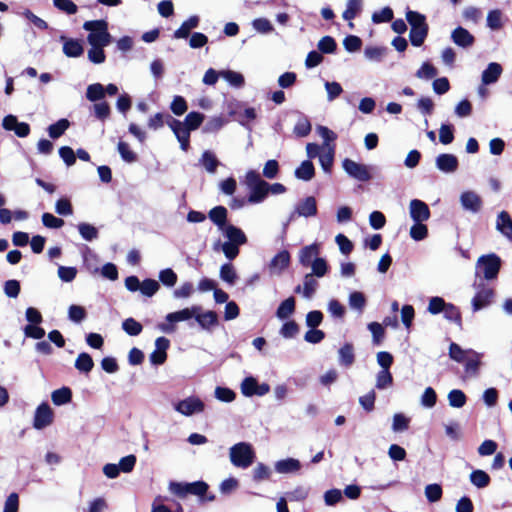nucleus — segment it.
Listing matches in <instances>:
<instances>
[{
    "label": "nucleus",
    "instance_id": "obj_22",
    "mask_svg": "<svg viewBox=\"0 0 512 512\" xmlns=\"http://www.w3.org/2000/svg\"><path fill=\"white\" fill-rule=\"evenodd\" d=\"M61 39L64 40L63 53L67 57L77 58L83 54L84 48H83L82 43L79 40L66 39L64 36H61Z\"/></svg>",
    "mask_w": 512,
    "mask_h": 512
},
{
    "label": "nucleus",
    "instance_id": "obj_18",
    "mask_svg": "<svg viewBox=\"0 0 512 512\" xmlns=\"http://www.w3.org/2000/svg\"><path fill=\"white\" fill-rule=\"evenodd\" d=\"M502 66L497 62H491L487 68L482 72V83L490 85L498 81L502 74Z\"/></svg>",
    "mask_w": 512,
    "mask_h": 512
},
{
    "label": "nucleus",
    "instance_id": "obj_48",
    "mask_svg": "<svg viewBox=\"0 0 512 512\" xmlns=\"http://www.w3.org/2000/svg\"><path fill=\"white\" fill-rule=\"evenodd\" d=\"M118 152L121 158L127 163H133L137 161V154L132 151L129 144L124 141H119L117 145Z\"/></svg>",
    "mask_w": 512,
    "mask_h": 512
},
{
    "label": "nucleus",
    "instance_id": "obj_63",
    "mask_svg": "<svg viewBox=\"0 0 512 512\" xmlns=\"http://www.w3.org/2000/svg\"><path fill=\"white\" fill-rule=\"evenodd\" d=\"M487 26L492 30H499L502 28V13L500 10H491L487 15Z\"/></svg>",
    "mask_w": 512,
    "mask_h": 512
},
{
    "label": "nucleus",
    "instance_id": "obj_43",
    "mask_svg": "<svg viewBox=\"0 0 512 512\" xmlns=\"http://www.w3.org/2000/svg\"><path fill=\"white\" fill-rule=\"evenodd\" d=\"M449 405L454 408H461L467 402V396L462 390L453 389L448 394Z\"/></svg>",
    "mask_w": 512,
    "mask_h": 512
},
{
    "label": "nucleus",
    "instance_id": "obj_56",
    "mask_svg": "<svg viewBox=\"0 0 512 512\" xmlns=\"http://www.w3.org/2000/svg\"><path fill=\"white\" fill-rule=\"evenodd\" d=\"M393 17V10L387 6L382 8L380 11L374 12L372 15V21L376 24L387 23L392 21Z\"/></svg>",
    "mask_w": 512,
    "mask_h": 512
},
{
    "label": "nucleus",
    "instance_id": "obj_61",
    "mask_svg": "<svg viewBox=\"0 0 512 512\" xmlns=\"http://www.w3.org/2000/svg\"><path fill=\"white\" fill-rule=\"evenodd\" d=\"M393 376L390 370H380L377 373L376 377V388L377 389H385L388 386L392 385Z\"/></svg>",
    "mask_w": 512,
    "mask_h": 512
},
{
    "label": "nucleus",
    "instance_id": "obj_47",
    "mask_svg": "<svg viewBox=\"0 0 512 512\" xmlns=\"http://www.w3.org/2000/svg\"><path fill=\"white\" fill-rule=\"evenodd\" d=\"M312 129L311 123L306 116H302L298 119L294 126V133L298 137H306L310 134Z\"/></svg>",
    "mask_w": 512,
    "mask_h": 512
},
{
    "label": "nucleus",
    "instance_id": "obj_27",
    "mask_svg": "<svg viewBox=\"0 0 512 512\" xmlns=\"http://www.w3.org/2000/svg\"><path fill=\"white\" fill-rule=\"evenodd\" d=\"M319 254V247L317 244H311L303 247L299 253V262L304 267H309L310 264Z\"/></svg>",
    "mask_w": 512,
    "mask_h": 512
},
{
    "label": "nucleus",
    "instance_id": "obj_39",
    "mask_svg": "<svg viewBox=\"0 0 512 512\" xmlns=\"http://www.w3.org/2000/svg\"><path fill=\"white\" fill-rule=\"evenodd\" d=\"M469 352L473 355V357L464 361L465 372L470 376H477L481 365L480 355L473 350H469Z\"/></svg>",
    "mask_w": 512,
    "mask_h": 512
},
{
    "label": "nucleus",
    "instance_id": "obj_4",
    "mask_svg": "<svg viewBox=\"0 0 512 512\" xmlns=\"http://www.w3.org/2000/svg\"><path fill=\"white\" fill-rule=\"evenodd\" d=\"M230 461L235 467L248 468L254 463L255 451L251 444L239 442L230 448Z\"/></svg>",
    "mask_w": 512,
    "mask_h": 512
},
{
    "label": "nucleus",
    "instance_id": "obj_40",
    "mask_svg": "<svg viewBox=\"0 0 512 512\" xmlns=\"http://www.w3.org/2000/svg\"><path fill=\"white\" fill-rule=\"evenodd\" d=\"M272 475V471L269 466L264 463H258L252 470V478L255 482H261L269 480Z\"/></svg>",
    "mask_w": 512,
    "mask_h": 512
},
{
    "label": "nucleus",
    "instance_id": "obj_29",
    "mask_svg": "<svg viewBox=\"0 0 512 512\" xmlns=\"http://www.w3.org/2000/svg\"><path fill=\"white\" fill-rule=\"evenodd\" d=\"M291 262L289 251L282 250L278 252L271 260L270 267L278 269L279 272L287 269Z\"/></svg>",
    "mask_w": 512,
    "mask_h": 512
},
{
    "label": "nucleus",
    "instance_id": "obj_51",
    "mask_svg": "<svg viewBox=\"0 0 512 512\" xmlns=\"http://www.w3.org/2000/svg\"><path fill=\"white\" fill-rule=\"evenodd\" d=\"M201 162L209 173H214L219 165L218 159L211 151L202 154Z\"/></svg>",
    "mask_w": 512,
    "mask_h": 512
},
{
    "label": "nucleus",
    "instance_id": "obj_11",
    "mask_svg": "<svg viewBox=\"0 0 512 512\" xmlns=\"http://www.w3.org/2000/svg\"><path fill=\"white\" fill-rule=\"evenodd\" d=\"M166 122L180 142L181 149L183 151H187L190 146V131L185 128L181 121L173 118L170 115H167Z\"/></svg>",
    "mask_w": 512,
    "mask_h": 512
},
{
    "label": "nucleus",
    "instance_id": "obj_44",
    "mask_svg": "<svg viewBox=\"0 0 512 512\" xmlns=\"http://www.w3.org/2000/svg\"><path fill=\"white\" fill-rule=\"evenodd\" d=\"M221 75L227 82H229L230 85L234 87L241 88L245 84L244 76L239 72L226 70L222 71Z\"/></svg>",
    "mask_w": 512,
    "mask_h": 512
},
{
    "label": "nucleus",
    "instance_id": "obj_13",
    "mask_svg": "<svg viewBox=\"0 0 512 512\" xmlns=\"http://www.w3.org/2000/svg\"><path fill=\"white\" fill-rule=\"evenodd\" d=\"M204 403L197 397H188L180 400L175 405V410L185 416H190L194 413L202 412L204 410Z\"/></svg>",
    "mask_w": 512,
    "mask_h": 512
},
{
    "label": "nucleus",
    "instance_id": "obj_54",
    "mask_svg": "<svg viewBox=\"0 0 512 512\" xmlns=\"http://www.w3.org/2000/svg\"><path fill=\"white\" fill-rule=\"evenodd\" d=\"M454 140V126L452 124H442L439 129V141L448 145Z\"/></svg>",
    "mask_w": 512,
    "mask_h": 512
},
{
    "label": "nucleus",
    "instance_id": "obj_9",
    "mask_svg": "<svg viewBox=\"0 0 512 512\" xmlns=\"http://www.w3.org/2000/svg\"><path fill=\"white\" fill-rule=\"evenodd\" d=\"M54 420V412L47 402H42L35 410L33 427L41 430L51 425Z\"/></svg>",
    "mask_w": 512,
    "mask_h": 512
},
{
    "label": "nucleus",
    "instance_id": "obj_1",
    "mask_svg": "<svg viewBox=\"0 0 512 512\" xmlns=\"http://www.w3.org/2000/svg\"><path fill=\"white\" fill-rule=\"evenodd\" d=\"M406 20L411 26L409 33V39L413 46H421L429 32V26L426 22L425 15L417 12L408 10L406 12Z\"/></svg>",
    "mask_w": 512,
    "mask_h": 512
},
{
    "label": "nucleus",
    "instance_id": "obj_14",
    "mask_svg": "<svg viewBox=\"0 0 512 512\" xmlns=\"http://www.w3.org/2000/svg\"><path fill=\"white\" fill-rule=\"evenodd\" d=\"M429 206L422 200L413 199L410 202V216L414 222H424L430 218Z\"/></svg>",
    "mask_w": 512,
    "mask_h": 512
},
{
    "label": "nucleus",
    "instance_id": "obj_58",
    "mask_svg": "<svg viewBox=\"0 0 512 512\" xmlns=\"http://www.w3.org/2000/svg\"><path fill=\"white\" fill-rule=\"evenodd\" d=\"M159 288L160 285L156 280L147 278L141 283L140 291L143 295L152 297L159 290Z\"/></svg>",
    "mask_w": 512,
    "mask_h": 512
},
{
    "label": "nucleus",
    "instance_id": "obj_59",
    "mask_svg": "<svg viewBox=\"0 0 512 512\" xmlns=\"http://www.w3.org/2000/svg\"><path fill=\"white\" fill-rule=\"evenodd\" d=\"M410 236L415 241H421L428 236V228L423 222H415L410 228Z\"/></svg>",
    "mask_w": 512,
    "mask_h": 512
},
{
    "label": "nucleus",
    "instance_id": "obj_7",
    "mask_svg": "<svg viewBox=\"0 0 512 512\" xmlns=\"http://www.w3.org/2000/svg\"><path fill=\"white\" fill-rule=\"evenodd\" d=\"M476 268L483 273L485 279H495L501 268V259L494 253L482 255L477 261Z\"/></svg>",
    "mask_w": 512,
    "mask_h": 512
},
{
    "label": "nucleus",
    "instance_id": "obj_21",
    "mask_svg": "<svg viewBox=\"0 0 512 512\" xmlns=\"http://www.w3.org/2000/svg\"><path fill=\"white\" fill-rule=\"evenodd\" d=\"M496 228L512 241V218L507 211H501L497 216Z\"/></svg>",
    "mask_w": 512,
    "mask_h": 512
},
{
    "label": "nucleus",
    "instance_id": "obj_33",
    "mask_svg": "<svg viewBox=\"0 0 512 512\" xmlns=\"http://www.w3.org/2000/svg\"><path fill=\"white\" fill-rule=\"evenodd\" d=\"M363 0H348L345 11L342 14L344 20L351 21L362 11Z\"/></svg>",
    "mask_w": 512,
    "mask_h": 512
},
{
    "label": "nucleus",
    "instance_id": "obj_35",
    "mask_svg": "<svg viewBox=\"0 0 512 512\" xmlns=\"http://www.w3.org/2000/svg\"><path fill=\"white\" fill-rule=\"evenodd\" d=\"M443 313L447 320L454 322L458 327L462 328V314L457 306L447 303Z\"/></svg>",
    "mask_w": 512,
    "mask_h": 512
},
{
    "label": "nucleus",
    "instance_id": "obj_36",
    "mask_svg": "<svg viewBox=\"0 0 512 512\" xmlns=\"http://www.w3.org/2000/svg\"><path fill=\"white\" fill-rule=\"evenodd\" d=\"M220 278L229 285H234L238 279L236 270L231 263H225L220 267Z\"/></svg>",
    "mask_w": 512,
    "mask_h": 512
},
{
    "label": "nucleus",
    "instance_id": "obj_5",
    "mask_svg": "<svg viewBox=\"0 0 512 512\" xmlns=\"http://www.w3.org/2000/svg\"><path fill=\"white\" fill-rule=\"evenodd\" d=\"M170 489L172 493L179 498H184L188 494L203 497L206 492H208L209 486L204 481H195L192 483L172 482Z\"/></svg>",
    "mask_w": 512,
    "mask_h": 512
},
{
    "label": "nucleus",
    "instance_id": "obj_53",
    "mask_svg": "<svg viewBox=\"0 0 512 512\" xmlns=\"http://www.w3.org/2000/svg\"><path fill=\"white\" fill-rule=\"evenodd\" d=\"M310 266L313 276L321 278L328 272V264L324 258L316 257Z\"/></svg>",
    "mask_w": 512,
    "mask_h": 512
},
{
    "label": "nucleus",
    "instance_id": "obj_55",
    "mask_svg": "<svg viewBox=\"0 0 512 512\" xmlns=\"http://www.w3.org/2000/svg\"><path fill=\"white\" fill-rule=\"evenodd\" d=\"M299 325L295 320L285 322L281 329L280 334L286 339L294 338L299 333Z\"/></svg>",
    "mask_w": 512,
    "mask_h": 512
},
{
    "label": "nucleus",
    "instance_id": "obj_37",
    "mask_svg": "<svg viewBox=\"0 0 512 512\" xmlns=\"http://www.w3.org/2000/svg\"><path fill=\"white\" fill-rule=\"evenodd\" d=\"M69 126L70 122L67 119H60L48 127V134L52 139H57L65 133Z\"/></svg>",
    "mask_w": 512,
    "mask_h": 512
},
{
    "label": "nucleus",
    "instance_id": "obj_2",
    "mask_svg": "<svg viewBox=\"0 0 512 512\" xmlns=\"http://www.w3.org/2000/svg\"><path fill=\"white\" fill-rule=\"evenodd\" d=\"M245 184L250 193L247 197V203L257 204L263 202L268 196V182L261 178V175L255 170H249L245 175Z\"/></svg>",
    "mask_w": 512,
    "mask_h": 512
},
{
    "label": "nucleus",
    "instance_id": "obj_3",
    "mask_svg": "<svg viewBox=\"0 0 512 512\" xmlns=\"http://www.w3.org/2000/svg\"><path fill=\"white\" fill-rule=\"evenodd\" d=\"M83 29L90 32L87 41L91 46H108L112 42L108 23L103 19L86 21L83 24Z\"/></svg>",
    "mask_w": 512,
    "mask_h": 512
},
{
    "label": "nucleus",
    "instance_id": "obj_6",
    "mask_svg": "<svg viewBox=\"0 0 512 512\" xmlns=\"http://www.w3.org/2000/svg\"><path fill=\"white\" fill-rule=\"evenodd\" d=\"M202 311V307L199 305H193L190 308H184L182 310L172 312L166 315V320L169 324L160 323L158 324V328L165 333H172L175 331V326L173 323L189 320L192 317H195L197 312Z\"/></svg>",
    "mask_w": 512,
    "mask_h": 512
},
{
    "label": "nucleus",
    "instance_id": "obj_28",
    "mask_svg": "<svg viewBox=\"0 0 512 512\" xmlns=\"http://www.w3.org/2000/svg\"><path fill=\"white\" fill-rule=\"evenodd\" d=\"M339 363L344 367H350L355 362L354 346L350 342H346L338 351Z\"/></svg>",
    "mask_w": 512,
    "mask_h": 512
},
{
    "label": "nucleus",
    "instance_id": "obj_38",
    "mask_svg": "<svg viewBox=\"0 0 512 512\" xmlns=\"http://www.w3.org/2000/svg\"><path fill=\"white\" fill-rule=\"evenodd\" d=\"M204 121V115L200 112L192 111L188 113L184 120V126L189 131L198 129Z\"/></svg>",
    "mask_w": 512,
    "mask_h": 512
},
{
    "label": "nucleus",
    "instance_id": "obj_10",
    "mask_svg": "<svg viewBox=\"0 0 512 512\" xmlns=\"http://www.w3.org/2000/svg\"><path fill=\"white\" fill-rule=\"evenodd\" d=\"M270 391V385L268 383L259 384L257 379L249 376L246 377L241 383V392L246 397L254 395L264 396Z\"/></svg>",
    "mask_w": 512,
    "mask_h": 512
},
{
    "label": "nucleus",
    "instance_id": "obj_17",
    "mask_svg": "<svg viewBox=\"0 0 512 512\" xmlns=\"http://www.w3.org/2000/svg\"><path fill=\"white\" fill-rule=\"evenodd\" d=\"M195 320L204 330H210L212 327H215L219 324L218 314L212 310L206 312H197L195 314Z\"/></svg>",
    "mask_w": 512,
    "mask_h": 512
},
{
    "label": "nucleus",
    "instance_id": "obj_41",
    "mask_svg": "<svg viewBox=\"0 0 512 512\" xmlns=\"http://www.w3.org/2000/svg\"><path fill=\"white\" fill-rule=\"evenodd\" d=\"M105 97L104 86L100 83H94L87 87L86 98L91 102H96Z\"/></svg>",
    "mask_w": 512,
    "mask_h": 512
},
{
    "label": "nucleus",
    "instance_id": "obj_8",
    "mask_svg": "<svg viewBox=\"0 0 512 512\" xmlns=\"http://www.w3.org/2000/svg\"><path fill=\"white\" fill-rule=\"evenodd\" d=\"M343 169L352 178L367 182L372 178L369 167L365 164L357 163L349 158H345L342 162Z\"/></svg>",
    "mask_w": 512,
    "mask_h": 512
},
{
    "label": "nucleus",
    "instance_id": "obj_15",
    "mask_svg": "<svg viewBox=\"0 0 512 512\" xmlns=\"http://www.w3.org/2000/svg\"><path fill=\"white\" fill-rule=\"evenodd\" d=\"M458 158L453 154L443 153L436 158V167L445 173H453L458 169Z\"/></svg>",
    "mask_w": 512,
    "mask_h": 512
},
{
    "label": "nucleus",
    "instance_id": "obj_42",
    "mask_svg": "<svg viewBox=\"0 0 512 512\" xmlns=\"http://www.w3.org/2000/svg\"><path fill=\"white\" fill-rule=\"evenodd\" d=\"M470 481L477 488H484L490 484V476L483 470H474L470 474Z\"/></svg>",
    "mask_w": 512,
    "mask_h": 512
},
{
    "label": "nucleus",
    "instance_id": "obj_24",
    "mask_svg": "<svg viewBox=\"0 0 512 512\" xmlns=\"http://www.w3.org/2000/svg\"><path fill=\"white\" fill-rule=\"evenodd\" d=\"M462 206L474 213L480 211L482 206L481 198L474 192H464L461 197Z\"/></svg>",
    "mask_w": 512,
    "mask_h": 512
},
{
    "label": "nucleus",
    "instance_id": "obj_60",
    "mask_svg": "<svg viewBox=\"0 0 512 512\" xmlns=\"http://www.w3.org/2000/svg\"><path fill=\"white\" fill-rule=\"evenodd\" d=\"M410 418L402 413H396L393 416L392 429L395 432L405 431L409 428Z\"/></svg>",
    "mask_w": 512,
    "mask_h": 512
},
{
    "label": "nucleus",
    "instance_id": "obj_31",
    "mask_svg": "<svg viewBox=\"0 0 512 512\" xmlns=\"http://www.w3.org/2000/svg\"><path fill=\"white\" fill-rule=\"evenodd\" d=\"M296 301L293 296L288 297L280 303L276 310V316L279 319H287L295 311Z\"/></svg>",
    "mask_w": 512,
    "mask_h": 512
},
{
    "label": "nucleus",
    "instance_id": "obj_32",
    "mask_svg": "<svg viewBox=\"0 0 512 512\" xmlns=\"http://www.w3.org/2000/svg\"><path fill=\"white\" fill-rule=\"evenodd\" d=\"M51 399L52 402L57 406L67 404L72 400V391L69 387L66 386L56 389L52 392Z\"/></svg>",
    "mask_w": 512,
    "mask_h": 512
},
{
    "label": "nucleus",
    "instance_id": "obj_52",
    "mask_svg": "<svg viewBox=\"0 0 512 512\" xmlns=\"http://www.w3.org/2000/svg\"><path fill=\"white\" fill-rule=\"evenodd\" d=\"M318 49L321 53L331 54L337 49V43L331 36H324L318 42Z\"/></svg>",
    "mask_w": 512,
    "mask_h": 512
},
{
    "label": "nucleus",
    "instance_id": "obj_12",
    "mask_svg": "<svg viewBox=\"0 0 512 512\" xmlns=\"http://www.w3.org/2000/svg\"><path fill=\"white\" fill-rule=\"evenodd\" d=\"M494 297L493 288L489 287L484 283H480L477 288V292L472 299L473 311H479L489 306Z\"/></svg>",
    "mask_w": 512,
    "mask_h": 512
},
{
    "label": "nucleus",
    "instance_id": "obj_26",
    "mask_svg": "<svg viewBox=\"0 0 512 512\" xmlns=\"http://www.w3.org/2000/svg\"><path fill=\"white\" fill-rule=\"evenodd\" d=\"M300 468V461L294 458L282 459L275 463V470L281 474L294 473L299 471Z\"/></svg>",
    "mask_w": 512,
    "mask_h": 512
},
{
    "label": "nucleus",
    "instance_id": "obj_45",
    "mask_svg": "<svg viewBox=\"0 0 512 512\" xmlns=\"http://www.w3.org/2000/svg\"><path fill=\"white\" fill-rule=\"evenodd\" d=\"M368 329L372 334V342L374 345H380L385 338V329L378 322H371L368 324Z\"/></svg>",
    "mask_w": 512,
    "mask_h": 512
},
{
    "label": "nucleus",
    "instance_id": "obj_30",
    "mask_svg": "<svg viewBox=\"0 0 512 512\" xmlns=\"http://www.w3.org/2000/svg\"><path fill=\"white\" fill-rule=\"evenodd\" d=\"M314 176L315 168L310 160L303 161L295 170V177L303 181H309Z\"/></svg>",
    "mask_w": 512,
    "mask_h": 512
},
{
    "label": "nucleus",
    "instance_id": "obj_57",
    "mask_svg": "<svg viewBox=\"0 0 512 512\" xmlns=\"http://www.w3.org/2000/svg\"><path fill=\"white\" fill-rule=\"evenodd\" d=\"M467 353H470L469 350H463L461 346L455 342L449 345V357L458 363H463L466 360Z\"/></svg>",
    "mask_w": 512,
    "mask_h": 512
},
{
    "label": "nucleus",
    "instance_id": "obj_50",
    "mask_svg": "<svg viewBox=\"0 0 512 512\" xmlns=\"http://www.w3.org/2000/svg\"><path fill=\"white\" fill-rule=\"evenodd\" d=\"M78 231L83 239L86 241H92L98 237V230L96 227L89 223H79Z\"/></svg>",
    "mask_w": 512,
    "mask_h": 512
},
{
    "label": "nucleus",
    "instance_id": "obj_16",
    "mask_svg": "<svg viewBox=\"0 0 512 512\" xmlns=\"http://www.w3.org/2000/svg\"><path fill=\"white\" fill-rule=\"evenodd\" d=\"M453 42L460 47L467 48L474 44L475 37L465 28L459 26L452 31Z\"/></svg>",
    "mask_w": 512,
    "mask_h": 512
},
{
    "label": "nucleus",
    "instance_id": "obj_62",
    "mask_svg": "<svg viewBox=\"0 0 512 512\" xmlns=\"http://www.w3.org/2000/svg\"><path fill=\"white\" fill-rule=\"evenodd\" d=\"M170 109L177 116L183 115L188 109L185 98L179 95L174 96L170 105Z\"/></svg>",
    "mask_w": 512,
    "mask_h": 512
},
{
    "label": "nucleus",
    "instance_id": "obj_64",
    "mask_svg": "<svg viewBox=\"0 0 512 512\" xmlns=\"http://www.w3.org/2000/svg\"><path fill=\"white\" fill-rule=\"evenodd\" d=\"M87 316V312L84 307L80 305H71L68 309V317L71 321L79 323L83 321Z\"/></svg>",
    "mask_w": 512,
    "mask_h": 512
},
{
    "label": "nucleus",
    "instance_id": "obj_23",
    "mask_svg": "<svg viewBox=\"0 0 512 512\" xmlns=\"http://www.w3.org/2000/svg\"><path fill=\"white\" fill-rule=\"evenodd\" d=\"M317 211L316 199L313 196L306 197L296 207L297 214L304 217L315 216Z\"/></svg>",
    "mask_w": 512,
    "mask_h": 512
},
{
    "label": "nucleus",
    "instance_id": "obj_46",
    "mask_svg": "<svg viewBox=\"0 0 512 512\" xmlns=\"http://www.w3.org/2000/svg\"><path fill=\"white\" fill-rule=\"evenodd\" d=\"M122 329L130 336H137L142 332L143 326L140 322L130 317L122 322Z\"/></svg>",
    "mask_w": 512,
    "mask_h": 512
},
{
    "label": "nucleus",
    "instance_id": "obj_20",
    "mask_svg": "<svg viewBox=\"0 0 512 512\" xmlns=\"http://www.w3.org/2000/svg\"><path fill=\"white\" fill-rule=\"evenodd\" d=\"M228 211L226 207L219 205L213 207L209 213V219L220 229L223 230L227 225Z\"/></svg>",
    "mask_w": 512,
    "mask_h": 512
},
{
    "label": "nucleus",
    "instance_id": "obj_34",
    "mask_svg": "<svg viewBox=\"0 0 512 512\" xmlns=\"http://www.w3.org/2000/svg\"><path fill=\"white\" fill-rule=\"evenodd\" d=\"M94 367V361L92 357L86 353L82 352L78 355L75 361V368L82 373H89Z\"/></svg>",
    "mask_w": 512,
    "mask_h": 512
},
{
    "label": "nucleus",
    "instance_id": "obj_25",
    "mask_svg": "<svg viewBox=\"0 0 512 512\" xmlns=\"http://www.w3.org/2000/svg\"><path fill=\"white\" fill-rule=\"evenodd\" d=\"M225 236L228 238L227 242H232L238 245H244L248 239L242 229L230 224L222 230Z\"/></svg>",
    "mask_w": 512,
    "mask_h": 512
},
{
    "label": "nucleus",
    "instance_id": "obj_49",
    "mask_svg": "<svg viewBox=\"0 0 512 512\" xmlns=\"http://www.w3.org/2000/svg\"><path fill=\"white\" fill-rule=\"evenodd\" d=\"M443 495V490L441 485L439 484H428L425 487V496L427 500L431 503L438 502Z\"/></svg>",
    "mask_w": 512,
    "mask_h": 512
},
{
    "label": "nucleus",
    "instance_id": "obj_19",
    "mask_svg": "<svg viewBox=\"0 0 512 512\" xmlns=\"http://www.w3.org/2000/svg\"><path fill=\"white\" fill-rule=\"evenodd\" d=\"M200 19L197 15H193L185 20L181 26L175 30L173 37L176 39H186L190 36L191 30L198 27Z\"/></svg>",
    "mask_w": 512,
    "mask_h": 512
}]
</instances>
